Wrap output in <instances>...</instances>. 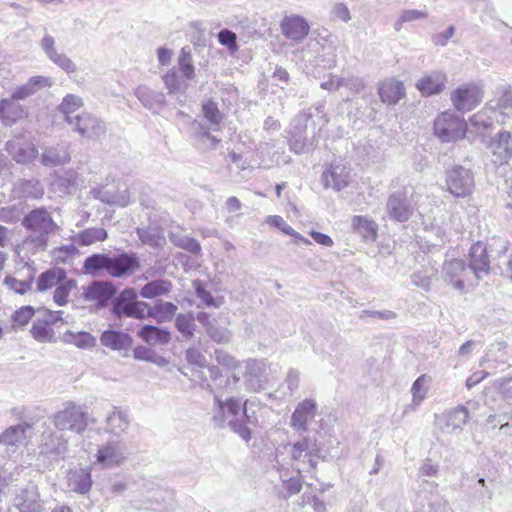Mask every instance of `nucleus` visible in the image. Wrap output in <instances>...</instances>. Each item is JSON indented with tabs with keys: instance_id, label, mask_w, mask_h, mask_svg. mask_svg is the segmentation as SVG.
<instances>
[{
	"instance_id": "58836bf2",
	"label": "nucleus",
	"mask_w": 512,
	"mask_h": 512,
	"mask_svg": "<svg viewBox=\"0 0 512 512\" xmlns=\"http://www.w3.org/2000/svg\"><path fill=\"white\" fill-rule=\"evenodd\" d=\"M34 315L35 309L32 306H22L11 315V325L14 329L23 328L28 325Z\"/></svg>"
},
{
	"instance_id": "b1692460",
	"label": "nucleus",
	"mask_w": 512,
	"mask_h": 512,
	"mask_svg": "<svg viewBox=\"0 0 512 512\" xmlns=\"http://www.w3.org/2000/svg\"><path fill=\"white\" fill-rule=\"evenodd\" d=\"M17 508L20 512H40V495L36 488L24 489L17 496Z\"/></svg>"
},
{
	"instance_id": "f03ea898",
	"label": "nucleus",
	"mask_w": 512,
	"mask_h": 512,
	"mask_svg": "<svg viewBox=\"0 0 512 512\" xmlns=\"http://www.w3.org/2000/svg\"><path fill=\"white\" fill-rule=\"evenodd\" d=\"M219 407V416H214L215 421L224 422L226 417H232L229 421L231 429L238 434L244 441L248 442L252 438V433L247 423H252L247 414V400L243 404L236 398H228L225 401L217 400Z\"/></svg>"
},
{
	"instance_id": "052dcab7",
	"label": "nucleus",
	"mask_w": 512,
	"mask_h": 512,
	"mask_svg": "<svg viewBox=\"0 0 512 512\" xmlns=\"http://www.w3.org/2000/svg\"><path fill=\"white\" fill-rule=\"evenodd\" d=\"M41 47L43 48V50L46 52V54L48 55V57L50 59L52 58V56H54L55 54L58 53L55 48L54 38L50 35H46L43 37V39L41 41Z\"/></svg>"
},
{
	"instance_id": "423d86ee",
	"label": "nucleus",
	"mask_w": 512,
	"mask_h": 512,
	"mask_svg": "<svg viewBox=\"0 0 512 512\" xmlns=\"http://www.w3.org/2000/svg\"><path fill=\"white\" fill-rule=\"evenodd\" d=\"M38 312H43V318H37L32 323L30 334L34 340L40 343H52L56 341V334L53 325L58 322L64 323L61 316V311H52L49 309H38Z\"/></svg>"
},
{
	"instance_id": "4468645a",
	"label": "nucleus",
	"mask_w": 512,
	"mask_h": 512,
	"mask_svg": "<svg viewBox=\"0 0 512 512\" xmlns=\"http://www.w3.org/2000/svg\"><path fill=\"white\" fill-rule=\"evenodd\" d=\"M140 268V261L134 254L121 253L109 256L108 274L111 277L121 278L129 276Z\"/></svg>"
},
{
	"instance_id": "6ab92c4d",
	"label": "nucleus",
	"mask_w": 512,
	"mask_h": 512,
	"mask_svg": "<svg viewBox=\"0 0 512 512\" xmlns=\"http://www.w3.org/2000/svg\"><path fill=\"white\" fill-rule=\"evenodd\" d=\"M317 405L312 399H305L295 408L291 416V426L306 430L308 423L315 417Z\"/></svg>"
},
{
	"instance_id": "7ed1b4c3",
	"label": "nucleus",
	"mask_w": 512,
	"mask_h": 512,
	"mask_svg": "<svg viewBox=\"0 0 512 512\" xmlns=\"http://www.w3.org/2000/svg\"><path fill=\"white\" fill-rule=\"evenodd\" d=\"M433 128L434 134L442 142H456L466 137L468 123L463 116L447 110L436 117Z\"/></svg>"
},
{
	"instance_id": "37998d69",
	"label": "nucleus",
	"mask_w": 512,
	"mask_h": 512,
	"mask_svg": "<svg viewBox=\"0 0 512 512\" xmlns=\"http://www.w3.org/2000/svg\"><path fill=\"white\" fill-rule=\"evenodd\" d=\"M469 123L477 132H484L492 128L493 119L488 115L487 109L484 108L473 114L469 118Z\"/></svg>"
},
{
	"instance_id": "4d7b16f0",
	"label": "nucleus",
	"mask_w": 512,
	"mask_h": 512,
	"mask_svg": "<svg viewBox=\"0 0 512 512\" xmlns=\"http://www.w3.org/2000/svg\"><path fill=\"white\" fill-rule=\"evenodd\" d=\"M332 17L334 20L347 22L350 20V12L343 3H337L332 9Z\"/></svg>"
},
{
	"instance_id": "2eb2a0df",
	"label": "nucleus",
	"mask_w": 512,
	"mask_h": 512,
	"mask_svg": "<svg viewBox=\"0 0 512 512\" xmlns=\"http://www.w3.org/2000/svg\"><path fill=\"white\" fill-rule=\"evenodd\" d=\"M280 28L285 38L294 42L302 41L310 32L307 20L295 14L284 16L280 22Z\"/></svg>"
},
{
	"instance_id": "a18cd8bd",
	"label": "nucleus",
	"mask_w": 512,
	"mask_h": 512,
	"mask_svg": "<svg viewBox=\"0 0 512 512\" xmlns=\"http://www.w3.org/2000/svg\"><path fill=\"white\" fill-rule=\"evenodd\" d=\"M198 321L206 327L208 335L216 342H223L226 337L223 331L216 329L210 322L209 315L207 313H199L197 317Z\"/></svg>"
},
{
	"instance_id": "864d4df0",
	"label": "nucleus",
	"mask_w": 512,
	"mask_h": 512,
	"mask_svg": "<svg viewBox=\"0 0 512 512\" xmlns=\"http://www.w3.org/2000/svg\"><path fill=\"white\" fill-rule=\"evenodd\" d=\"M50 60H52L56 65H58L67 73H74L76 71V66L73 61L63 53L55 54Z\"/></svg>"
},
{
	"instance_id": "a19ab883",
	"label": "nucleus",
	"mask_w": 512,
	"mask_h": 512,
	"mask_svg": "<svg viewBox=\"0 0 512 512\" xmlns=\"http://www.w3.org/2000/svg\"><path fill=\"white\" fill-rule=\"evenodd\" d=\"M179 69L186 79L195 77V68L192 63V55L189 47H183L178 58Z\"/></svg>"
},
{
	"instance_id": "8fccbe9b",
	"label": "nucleus",
	"mask_w": 512,
	"mask_h": 512,
	"mask_svg": "<svg viewBox=\"0 0 512 512\" xmlns=\"http://www.w3.org/2000/svg\"><path fill=\"white\" fill-rule=\"evenodd\" d=\"M428 381V377L426 375L419 376L412 386V394H413V402L419 404L424 398L426 394L425 385Z\"/></svg>"
},
{
	"instance_id": "72a5a7b5",
	"label": "nucleus",
	"mask_w": 512,
	"mask_h": 512,
	"mask_svg": "<svg viewBox=\"0 0 512 512\" xmlns=\"http://www.w3.org/2000/svg\"><path fill=\"white\" fill-rule=\"evenodd\" d=\"M123 459L124 456L122 455V452L113 444H107L101 447L97 452L98 462L104 463L108 466L119 465Z\"/></svg>"
},
{
	"instance_id": "49530a36",
	"label": "nucleus",
	"mask_w": 512,
	"mask_h": 512,
	"mask_svg": "<svg viewBox=\"0 0 512 512\" xmlns=\"http://www.w3.org/2000/svg\"><path fill=\"white\" fill-rule=\"evenodd\" d=\"M175 325L185 336L191 337L194 332V317L192 314H180L177 316Z\"/></svg>"
},
{
	"instance_id": "aec40b11",
	"label": "nucleus",
	"mask_w": 512,
	"mask_h": 512,
	"mask_svg": "<svg viewBox=\"0 0 512 512\" xmlns=\"http://www.w3.org/2000/svg\"><path fill=\"white\" fill-rule=\"evenodd\" d=\"M68 486L76 493L86 494L92 486L91 471L89 468L71 469L67 476Z\"/></svg>"
},
{
	"instance_id": "c9c22d12",
	"label": "nucleus",
	"mask_w": 512,
	"mask_h": 512,
	"mask_svg": "<svg viewBox=\"0 0 512 512\" xmlns=\"http://www.w3.org/2000/svg\"><path fill=\"white\" fill-rule=\"evenodd\" d=\"M109 256L106 254H93L87 257L83 263V269L87 274H96L101 270L108 273Z\"/></svg>"
},
{
	"instance_id": "9d476101",
	"label": "nucleus",
	"mask_w": 512,
	"mask_h": 512,
	"mask_svg": "<svg viewBox=\"0 0 512 512\" xmlns=\"http://www.w3.org/2000/svg\"><path fill=\"white\" fill-rule=\"evenodd\" d=\"M386 210L390 219L397 222H406L412 216L414 209L408 200L407 193L396 191L389 195Z\"/></svg>"
},
{
	"instance_id": "5fc2aeb1",
	"label": "nucleus",
	"mask_w": 512,
	"mask_h": 512,
	"mask_svg": "<svg viewBox=\"0 0 512 512\" xmlns=\"http://www.w3.org/2000/svg\"><path fill=\"white\" fill-rule=\"evenodd\" d=\"M265 222L281 230L284 234H292V227L279 215H270L266 218Z\"/></svg>"
},
{
	"instance_id": "69168bd1",
	"label": "nucleus",
	"mask_w": 512,
	"mask_h": 512,
	"mask_svg": "<svg viewBox=\"0 0 512 512\" xmlns=\"http://www.w3.org/2000/svg\"><path fill=\"white\" fill-rule=\"evenodd\" d=\"M310 236L320 245L327 246V247H330L333 245V240L331 239L330 236H328L326 234L316 232V231H311Z\"/></svg>"
},
{
	"instance_id": "5701e85b",
	"label": "nucleus",
	"mask_w": 512,
	"mask_h": 512,
	"mask_svg": "<svg viewBox=\"0 0 512 512\" xmlns=\"http://www.w3.org/2000/svg\"><path fill=\"white\" fill-rule=\"evenodd\" d=\"M75 130L81 135H95L99 132H103V126L101 122L89 113L77 114L73 118Z\"/></svg>"
},
{
	"instance_id": "09e8293b",
	"label": "nucleus",
	"mask_w": 512,
	"mask_h": 512,
	"mask_svg": "<svg viewBox=\"0 0 512 512\" xmlns=\"http://www.w3.org/2000/svg\"><path fill=\"white\" fill-rule=\"evenodd\" d=\"M5 285L18 294H25L31 289V280H19L13 276H6Z\"/></svg>"
},
{
	"instance_id": "ddd939ff",
	"label": "nucleus",
	"mask_w": 512,
	"mask_h": 512,
	"mask_svg": "<svg viewBox=\"0 0 512 512\" xmlns=\"http://www.w3.org/2000/svg\"><path fill=\"white\" fill-rule=\"evenodd\" d=\"M5 149L8 154L18 163H28L37 157L38 151L35 145L23 135L15 136L7 141Z\"/></svg>"
},
{
	"instance_id": "338daca9",
	"label": "nucleus",
	"mask_w": 512,
	"mask_h": 512,
	"mask_svg": "<svg viewBox=\"0 0 512 512\" xmlns=\"http://www.w3.org/2000/svg\"><path fill=\"white\" fill-rule=\"evenodd\" d=\"M158 61L162 66H166L170 63L172 58V51L161 47L157 50Z\"/></svg>"
},
{
	"instance_id": "e2e57ef3",
	"label": "nucleus",
	"mask_w": 512,
	"mask_h": 512,
	"mask_svg": "<svg viewBox=\"0 0 512 512\" xmlns=\"http://www.w3.org/2000/svg\"><path fill=\"white\" fill-rule=\"evenodd\" d=\"M134 358L144 361H153V351L144 346H138L133 350Z\"/></svg>"
},
{
	"instance_id": "de8ad7c7",
	"label": "nucleus",
	"mask_w": 512,
	"mask_h": 512,
	"mask_svg": "<svg viewBox=\"0 0 512 512\" xmlns=\"http://www.w3.org/2000/svg\"><path fill=\"white\" fill-rule=\"evenodd\" d=\"M218 41L221 45L227 47L231 54H235L239 47L237 44V36L234 32L228 29H223L218 33Z\"/></svg>"
},
{
	"instance_id": "0eeeda50",
	"label": "nucleus",
	"mask_w": 512,
	"mask_h": 512,
	"mask_svg": "<svg viewBox=\"0 0 512 512\" xmlns=\"http://www.w3.org/2000/svg\"><path fill=\"white\" fill-rule=\"evenodd\" d=\"M445 183L450 194L457 198H465L473 191L474 177L469 169L454 166L446 171Z\"/></svg>"
},
{
	"instance_id": "a211bd4d",
	"label": "nucleus",
	"mask_w": 512,
	"mask_h": 512,
	"mask_svg": "<svg viewBox=\"0 0 512 512\" xmlns=\"http://www.w3.org/2000/svg\"><path fill=\"white\" fill-rule=\"evenodd\" d=\"M28 117L25 106L13 99L0 100V122L5 126H12Z\"/></svg>"
},
{
	"instance_id": "603ef678",
	"label": "nucleus",
	"mask_w": 512,
	"mask_h": 512,
	"mask_svg": "<svg viewBox=\"0 0 512 512\" xmlns=\"http://www.w3.org/2000/svg\"><path fill=\"white\" fill-rule=\"evenodd\" d=\"M163 82L169 93H175L180 89V80L174 69H170L164 74Z\"/></svg>"
},
{
	"instance_id": "f257e3e1",
	"label": "nucleus",
	"mask_w": 512,
	"mask_h": 512,
	"mask_svg": "<svg viewBox=\"0 0 512 512\" xmlns=\"http://www.w3.org/2000/svg\"><path fill=\"white\" fill-rule=\"evenodd\" d=\"M23 227L30 232L21 244L16 247V252L35 255L44 251L48 246L49 236L59 230L51 213L46 208H35L28 212L22 219Z\"/></svg>"
},
{
	"instance_id": "774afa93",
	"label": "nucleus",
	"mask_w": 512,
	"mask_h": 512,
	"mask_svg": "<svg viewBox=\"0 0 512 512\" xmlns=\"http://www.w3.org/2000/svg\"><path fill=\"white\" fill-rule=\"evenodd\" d=\"M284 484L289 495L297 494L302 489V484L299 479H289L285 481Z\"/></svg>"
},
{
	"instance_id": "bb28decb",
	"label": "nucleus",
	"mask_w": 512,
	"mask_h": 512,
	"mask_svg": "<svg viewBox=\"0 0 512 512\" xmlns=\"http://www.w3.org/2000/svg\"><path fill=\"white\" fill-rule=\"evenodd\" d=\"M139 338L144 342L155 344H167L171 339L170 332L152 325L143 326L138 332Z\"/></svg>"
},
{
	"instance_id": "6e6d98bb",
	"label": "nucleus",
	"mask_w": 512,
	"mask_h": 512,
	"mask_svg": "<svg viewBox=\"0 0 512 512\" xmlns=\"http://www.w3.org/2000/svg\"><path fill=\"white\" fill-rule=\"evenodd\" d=\"M310 447V440L308 438H303L300 441H297L292 445L291 449V457L293 460L300 459L305 452L308 451Z\"/></svg>"
},
{
	"instance_id": "680f3d73",
	"label": "nucleus",
	"mask_w": 512,
	"mask_h": 512,
	"mask_svg": "<svg viewBox=\"0 0 512 512\" xmlns=\"http://www.w3.org/2000/svg\"><path fill=\"white\" fill-rule=\"evenodd\" d=\"M489 376V373L487 371H477L474 372L471 376H469L466 380V387L468 389L473 388L483 380H485Z\"/></svg>"
},
{
	"instance_id": "4be33fe9",
	"label": "nucleus",
	"mask_w": 512,
	"mask_h": 512,
	"mask_svg": "<svg viewBox=\"0 0 512 512\" xmlns=\"http://www.w3.org/2000/svg\"><path fill=\"white\" fill-rule=\"evenodd\" d=\"M115 292L114 286L109 282H93L85 289L84 297L86 300L103 305L114 296Z\"/></svg>"
},
{
	"instance_id": "3c124183",
	"label": "nucleus",
	"mask_w": 512,
	"mask_h": 512,
	"mask_svg": "<svg viewBox=\"0 0 512 512\" xmlns=\"http://www.w3.org/2000/svg\"><path fill=\"white\" fill-rule=\"evenodd\" d=\"M186 360L189 364L204 368L207 361L203 353L196 347L188 348L186 351Z\"/></svg>"
},
{
	"instance_id": "39448f33",
	"label": "nucleus",
	"mask_w": 512,
	"mask_h": 512,
	"mask_svg": "<svg viewBox=\"0 0 512 512\" xmlns=\"http://www.w3.org/2000/svg\"><path fill=\"white\" fill-rule=\"evenodd\" d=\"M484 92L477 83H464L450 92V101L458 112L466 113L477 108L483 101Z\"/></svg>"
},
{
	"instance_id": "4c0bfd02",
	"label": "nucleus",
	"mask_w": 512,
	"mask_h": 512,
	"mask_svg": "<svg viewBox=\"0 0 512 512\" xmlns=\"http://www.w3.org/2000/svg\"><path fill=\"white\" fill-rule=\"evenodd\" d=\"M202 112L204 117L214 126V130H220V124L223 120V114L219 110L216 102L211 99L206 100L202 104Z\"/></svg>"
},
{
	"instance_id": "412c9836",
	"label": "nucleus",
	"mask_w": 512,
	"mask_h": 512,
	"mask_svg": "<svg viewBox=\"0 0 512 512\" xmlns=\"http://www.w3.org/2000/svg\"><path fill=\"white\" fill-rule=\"evenodd\" d=\"M67 272L60 267H53L39 274L36 280V290L46 292L66 279Z\"/></svg>"
},
{
	"instance_id": "7c9ffc66",
	"label": "nucleus",
	"mask_w": 512,
	"mask_h": 512,
	"mask_svg": "<svg viewBox=\"0 0 512 512\" xmlns=\"http://www.w3.org/2000/svg\"><path fill=\"white\" fill-rule=\"evenodd\" d=\"M83 106V100L74 94H67L60 103L58 110L64 115L67 123H73V118Z\"/></svg>"
},
{
	"instance_id": "f3484780",
	"label": "nucleus",
	"mask_w": 512,
	"mask_h": 512,
	"mask_svg": "<svg viewBox=\"0 0 512 512\" xmlns=\"http://www.w3.org/2000/svg\"><path fill=\"white\" fill-rule=\"evenodd\" d=\"M378 95L384 104L390 106L403 99L406 96V91L403 82L392 77L380 82Z\"/></svg>"
},
{
	"instance_id": "c03bdc74",
	"label": "nucleus",
	"mask_w": 512,
	"mask_h": 512,
	"mask_svg": "<svg viewBox=\"0 0 512 512\" xmlns=\"http://www.w3.org/2000/svg\"><path fill=\"white\" fill-rule=\"evenodd\" d=\"M77 253L78 250L73 245L60 246L53 249L52 257L57 264H66L71 261Z\"/></svg>"
},
{
	"instance_id": "bf43d9fd",
	"label": "nucleus",
	"mask_w": 512,
	"mask_h": 512,
	"mask_svg": "<svg viewBox=\"0 0 512 512\" xmlns=\"http://www.w3.org/2000/svg\"><path fill=\"white\" fill-rule=\"evenodd\" d=\"M18 210L15 206L0 208V220L6 223H14L18 220Z\"/></svg>"
},
{
	"instance_id": "c756f323",
	"label": "nucleus",
	"mask_w": 512,
	"mask_h": 512,
	"mask_svg": "<svg viewBox=\"0 0 512 512\" xmlns=\"http://www.w3.org/2000/svg\"><path fill=\"white\" fill-rule=\"evenodd\" d=\"M107 231L102 227H91L80 231L74 236V241L79 246H90L107 239Z\"/></svg>"
},
{
	"instance_id": "ea45409f",
	"label": "nucleus",
	"mask_w": 512,
	"mask_h": 512,
	"mask_svg": "<svg viewBox=\"0 0 512 512\" xmlns=\"http://www.w3.org/2000/svg\"><path fill=\"white\" fill-rule=\"evenodd\" d=\"M65 341L78 348L87 349L95 346L96 339L88 332H66Z\"/></svg>"
},
{
	"instance_id": "6e6552de",
	"label": "nucleus",
	"mask_w": 512,
	"mask_h": 512,
	"mask_svg": "<svg viewBox=\"0 0 512 512\" xmlns=\"http://www.w3.org/2000/svg\"><path fill=\"white\" fill-rule=\"evenodd\" d=\"M146 310H148L147 303L138 301L135 291L131 288L121 292L114 306V312L118 316L133 317L136 319H143L146 315Z\"/></svg>"
},
{
	"instance_id": "393cba45",
	"label": "nucleus",
	"mask_w": 512,
	"mask_h": 512,
	"mask_svg": "<svg viewBox=\"0 0 512 512\" xmlns=\"http://www.w3.org/2000/svg\"><path fill=\"white\" fill-rule=\"evenodd\" d=\"M352 228L366 240L375 241L378 236V226L370 218L365 216H354L351 220Z\"/></svg>"
},
{
	"instance_id": "dca6fc26",
	"label": "nucleus",
	"mask_w": 512,
	"mask_h": 512,
	"mask_svg": "<svg viewBox=\"0 0 512 512\" xmlns=\"http://www.w3.org/2000/svg\"><path fill=\"white\" fill-rule=\"evenodd\" d=\"M445 280L455 289L463 290L468 278L466 263L461 259L445 261L442 267Z\"/></svg>"
},
{
	"instance_id": "a878e982",
	"label": "nucleus",
	"mask_w": 512,
	"mask_h": 512,
	"mask_svg": "<svg viewBox=\"0 0 512 512\" xmlns=\"http://www.w3.org/2000/svg\"><path fill=\"white\" fill-rule=\"evenodd\" d=\"M71 159L70 153L64 147H50L43 151L41 163L44 166L55 167L68 163Z\"/></svg>"
},
{
	"instance_id": "2f4dec72",
	"label": "nucleus",
	"mask_w": 512,
	"mask_h": 512,
	"mask_svg": "<svg viewBox=\"0 0 512 512\" xmlns=\"http://www.w3.org/2000/svg\"><path fill=\"white\" fill-rule=\"evenodd\" d=\"M171 288L172 284L170 281L158 279L145 284L140 290V295L143 298L152 299L167 295L171 291Z\"/></svg>"
},
{
	"instance_id": "f8f14e48",
	"label": "nucleus",
	"mask_w": 512,
	"mask_h": 512,
	"mask_svg": "<svg viewBox=\"0 0 512 512\" xmlns=\"http://www.w3.org/2000/svg\"><path fill=\"white\" fill-rule=\"evenodd\" d=\"M447 83V74L442 70H434L418 79L415 87L423 97H430L444 92Z\"/></svg>"
},
{
	"instance_id": "20e7f679",
	"label": "nucleus",
	"mask_w": 512,
	"mask_h": 512,
	"mask_svg": "<svg viewBox=\"0 0 512 512\" xmlns=\"http://www.w3.org/2000/svg\"><path fill=\"white\" fill-rule=\"evenodd\" d=\"M55 427L61 431H71L81 434L89 426L90 419L87 412L74 403H68L62 410L58 411L53 418Z\"/></svg>"
},
{
	"instance_id": "e433bc0d",
	"label": "nucleus",
	"mask_w": 512,
	"mask_h": 512,
	"mask_svg": "<svg viewBox=\"0 0 512 512\" xmlns=\"http://www.w3.org/2000/svg\"><path fill=\"white\" fill-rule=\"evenodd\" d=\"M77 283L74 279H66L58 284L53 293V301L58 306H64L69 301L71 292L76 288Z\"/></svg>"
},
{
	"instance_id": "0e129e2a",
	"label": "nucleus",
	"mask_w": 512,
	"mask_h": 512,
	"mask_svg": "<svg viewBox=\"0 0 512 512\" xmlns=\"http://www.w3.org/2000/svg\"><path fill=\"white\" fill-rule=\"evenodd\" d=\"M32 94H34L32 92V89L29 87L28 83H26V84L16 88L15 91L12 93L10 99H13V101L18 102V100L26 99L27 97H29Z\"/></svg>"
},
{
	"instance_id": "79ce46f5",
	"label": "nucleus",
	"mask_w": 512,
	"mask_h": 512,
	"mask_svg": "<svg viewBox=\"0 0 512 512\" xmlns=\"http://www.w3.org/2000/svg\"><path fill=\"white\" fill-rule=\"evenodd\" d=\"M107 430L113 434H120L128 427L126 416L119 410H114L107 418Z\"/></svg>"
},
{
	"instance_id": "473e14b6",
	"label": "nucleus",
	"mask_w": 512,
	"mask_h": 512,
	"mask_svg": "<svg viewBox=\"0 0 512 512\" xmlns=\"http://www.w3.org/2000/svg\"><path fill=\"white\" fill-rule=\"evenodd\" d=\"M177 307L171 302H157L152 308H148L147 316L155 319L157 322L171 320Z\"/></svg>"
},
{
	"instance_id": "f704fd0d",
	"label": "nucleus",
	"mask_w": 512,
	"mask_h": 512,
	"mask_svg": "<svg viewBox=\"0 0 512 512\" xmlns=\"http://www.w3.org/2000/svg\"><path fill=\"white\" fill-rule=\"evenodd\" d=\"M30 428L31 426L28 423L11 426L3 432L0 442L7 445H17L22 443L26 438V431Z\"/></svg>"
},
{
	"instance_id": "13d9d810",
	"label": "nucleus",
	"mask_w": 512,
	"mask_h": 512,
	"mask_svg": "<svg viewBox=\"0 0 512 512\" xmlns=\"http://www.w3.org/2000/svg\"><path fill=\"white\" fill-rule=\"evenodd\" d=\"M27 83L33 93H36L41 88L50 87L52 85L50 79L44 76H33Z\"/></svg>"
},
{
	"instance_id": "c85d7f7f",
	"label": "nucleus",
	"mask_w": 512,
	"mask_h": 512,
	"mask_svg": "<svg viewBox=\"0 0 512 512\" xmlns=\"http://www.w3.org/2000/svg\"><path fill=\"white\" fill-rule=\"evenodd\" d=\"M101 343L112 349L120 350L131 346L132 338L122 332L107 330L104 331L100 337Z\"/></svg>"
},
{
	"instance_id": "1a4fd4ad",
	"label": "nucleus",
	"mask_w": 512,
	"mask_h": 512,
	"mask_svg": "<svg viewBox=\"0 0 512 512\" xmlns=\"http://www.w3.org/2000/svg\"><path fill=\"white\" fill-rule=\"evenodd\" d=\"M489 148L495 165L508 164L512 159V133L507 130L499 131L490 140Z\"/></svg>"
},
{
	"instance_id": "cd10ccee",
	"label": "nucleus",
	"mask_w": 512,
	"mask_h": 512,
	"mask_svg": "<svg viewBox=\"0 0 512 512\" xmlns=\"http://www.w3.org/2000/svg\"><path fill=\"white\" fill-rule=\"evenodd\" d=\"M324 177L337 191L346 188L350 183V172L344 165L331 167L325 172Z\"/></svg>"
},
{
	"instance_id": "9b49d317",
	"label": "nucleus",
	"mask_w": 512,
	"mask_h": 512,
	"mask_svg": "<svg viewBox=\"0 0 512 512\" xmlns=\"http://www.w3.org/2000/svg\"><path fill=\"white\" fill-rule=\"evenodd\" d=\"M468 266L477 278L488 275L490 272V257L487 244L476 241L471 245L467 256Z\"/></svg>"
}]
</instances>
